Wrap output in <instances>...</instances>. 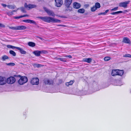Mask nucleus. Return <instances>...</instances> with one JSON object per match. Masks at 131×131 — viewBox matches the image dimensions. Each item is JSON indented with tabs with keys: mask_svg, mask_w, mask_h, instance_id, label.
Returning <instances> with one entry per match:
<instances>
[{
	"mask_svg": "<svg viewBox=\"0 0 131 131\" xmlns=\"http://www.w3.org/2000/svg\"><path fill=\"white\" fill-rule=\"evenodd\" d=\"M37 18L41 19L43 21L48 23H60L61 20L50 17L38 16Z\"/></svg>",
	"mask_w": 131,
	"mask_h": 131,
	"instance_id": "nucleus-1",
	"label": "nucleus"
},
{
	"mask_svg": "<svg viewBox=\"0 0 131 131\" xmlns=\"http://www.w3.org/2000/svg\"><path fill=\"white\" fill-rule=\"evenodd\" d=\"M14 77L20 78V79L18 81V83L20 85L26 83L28 81L27 77L25 76L21 77L20 75H14Z\"/></svg>",
	"mask_w": 131,
	"mask_h": 131,
	"instance_id": "nucleus-2",
	"label": "nucleus"
},
{
	"mask_svg": "<svg viewBox=\"0 0 131 131\" xmlns=\"http://www.w3.org/2000/svg\"><path fill=\"white\" fill-rule=\"evenodd\" d=\"M43 8L45 11L46 12L48 15L52 16H55V14L52 11L48 9L45 7H43Z\"/></svg>",
	"mask_w": 131,
	"mask_h": 131,
	"instance_id": "nucleus-3",
	"label": "nucleus"
},
{
	"mask_svg": "<svg viewBox=\"0 0 131 131\" xmlns=\"http://www.w3.org/2000/svg\"><path fill=\"white\" fill-rule=\"evenodd\" d=\"M15 78L13 77H10L7 78L6 80V83L9 84H13L15 82Z\"/></svg>",
	"mask_w": 131,
	"mask_h": 131,
	"instance_id": "nucleus-4",
	"label": "nucleus"
},
{
	"mask_svg": "<svg viewBox=\"0 0 131 131\" xmlns=\"http://www.w3.org/2000/svg\"><path fill=\"white\" fill-rule=\"evenodd\" d=\"M130 1H125V2H122L119 4V6L121 7H123L124 8H126L128 6V4Z\"/></svg>",
	"mask_w": 131,
	"mask_h": 131,
	"instance_id": "nucleus-5",
	"label": "nucleus"
},
{
	"mask_svg": "<svg viewBox=\"0 0 131 131\" xmlns=\"http://www.w3.org/2000/svg\"><path fill=\"white\" fill-rule=\"evenodd\" d=\"M43 82L45 84L48 85H52L53 83V81L52 80L47 78L44 79Z\"/></svg>",
	"mask_w": 131,
	"mask_h": 131,
	"instance_id": "nucleus-6",
	"label": "nucleus"
},
{
	"mask_svg": "<svg viewBox=\"0 0 131 131\" xmlns=\"http://www.w3.org/2000/svg\"><path fill=\"white\" fill-rule=\"evenodd\" d=\"M37 6L35 5L29 4L28 5L26 3L24 4V7L28 10H29L31 9L36 7Z\"/></svg>",
	"mask_w": 131,
	"mask_h": 131,
	"instance_id": "nucleus-7",
	"label": "nucleus"
},
{
	"mask_svg": "<svg viewBox=\"0 0 131 131\" xmlns=\"http://www.w3.org/2000/svg\"><path fill=\"white\" fill-rule=\"evenodd\" d=\"M39 79L37 78H33L31 79V83L32 85H38L39 84Z\"/></svg>",
	"mask_w": 131,
	"mask_h": 131,
	"instance_id": "nucleus-8",
	"label": "nucleus"
},
{
	"mask_svg": "<svg viewBox=\"0 0 131 131\" xmlns=\"http://www.w3.org/2000/svg\"><path fill=\"white\" fill-rule=\"evenodd\" d=\"M6 83V79L5 77L0 76V85H3Z\"/></svg>",
	"mask_w": 131,
	"mask_h": 131,
	"instance_id": "nucleus-9",
	"label": "nucleus"
},
{
	"mask_svg": "<svg viewBox=\"0 0 131 131\" xmlns=\"http://www.w3.org/2000/svg\"><path fill=\"white\" fill-rule=\"evenodd\" d=\"M56 3V6L57 7H60L63 3V1L62 0H55Z\"/></svg>",
	"mask_w": 131,
	"mask_h": 131,
	"instance_id": "nucleus-10",
	"label": "nucleus"
},
{
	"mask_svg": "<svg viewBox=\"0 0 131 131\" xmlns=\"http://www.w3.org/2000/svg\"><path fill=\"white\" fill-rule=\"evenodd\" d=\"M22 21L26 23H32L36 25H37V24L35 21L31 19H27L24 20H23Z\"/></svg>",
	"mask_w": 131,
	"mask_h": 131,
	"instance_id": "nucleus-11",
	"label": "nucleus"
},
{
	"mask_svg": "<svg viewBox=\"0 0 131 131\" xmlns=\"http://www.w3.org/2000/svg\"><path fill=\"white\" fill-rule=\"evenodd\" d=\"M73 7L74 8L78 9L80 8L81 6L80 4L79 3L75 2L73 4Z\"/></svg>",
	"mask_w": 131,
	"mask_h": 131,
	"instance_id": "nucleus-12",
	"label": "nucleus"
},
{
	"mask_svg": "<svg viewBox=\"0 0 131 131\" xmlns=\"http://www.w3.org/2000/svg\"><path fill=\"white\" fill-rule=\"evenodd\" d=\"M122 42L128 44H130V40L128 38L126 37H125L123 38Z\"/></svg>",
	"mask_w": 131,
	"mask_h": 131,
	"instance_id": "nucleus-13",
	"label": "nucleus"
},
{
	"mask_svg": "<svg viewBox=\"0 0 131 131\" xmlns=\"http://www.w3.org/2000/svg\"><path fill=\"white\" fill-rule=\"evenodd\" d=\"M72 1V0H65L64 4L66 6H69L71 4Z\"/></svg>",
	"mask_w": 131,
	"mask_h": 131,
	"instance_id": "nucleus-14",
	"label": "nucleus"
},
{
	"mask_svg": "<svg viewBox=\"0 0 131 131\" xmlns=\"http://www.w3.org/2000/svg\"><path fill=\"white\" fill-rule=\"evenodd\" d=\"M17 30H23L27 28L26 26H17Z\"/></svg>",
	"mask_w": 131,
	"mask_h": 131,
	"instance_id": "nucleus-15",
	"label": "nucleus"
},
{
	"mask_svg": "<svg viewBox=\"0 0 131 131\" xmlns=\"http://www.w3.org/2000/svg\"><path fill=\"white\" fill-rule=\"evenodd\" d=\"M33 53L36 56L39 57L40 56V51L39 50H35L33 52Z\"/></svg>",
	"mask_w": 131,
	"mask_h": 131,
	"instance_id": "nucleus-16",
	"label": "nucleus"
},
{
	"mask_svg": "<svg viewBox=\"0 0 131 131\" xmlns=\"http://www.w3.org/2000/svg\"><path fill=\"white\" fill-rule=\"evenodd\" d=\"M92 60V59L91 58H85L83 59V61L86 62L88 63H90Z\"/></svg>",
	"mask_w": 131,
	"mask_h": 131,
	"instance_id": "nucleus-17",
	"label": "nucleus"
},
{
	"mask_svg": "<svg viewBox=\"0 0 131 131\" xmlns=\"http://www.w3.org/2000/svg\"><path fill=\"white\" fill-rule=\"evenodd\" d=\"M17 49L19 50L21 54H25L26 53V52L20 48L18 47Z\"/></svg>",
	"mask_w": 131,
	"mask_h": 131,
	"instance_id": "nucleus-18",
	"label": "nucleus"
},
{
	"mask_svg": "<svg viewBox=\"0 0 131 131\" xmlns=\"http://www.w3.org/2000/svg\"><path fill=\"white\" fill-rule=\"evenodd\" d=\"M111 74L113 76L117 75V70H113L112 71Z\"/></svg>",
	"mask_w": 131,
	"mask_h": 131,
	"instance_id": "nucleus-19",
	"label": "nucleus"
},
{
	"mask_svg": "<svg viewBox=\"0 0 131 131\" xmlns=\"http://www.w3.org/2000/svg\"><path fill=\"white\" fill-rule=\"evenodd\" d=\"M124 71L123 70H117V75L122 76L123 74Z\"/></svg>",
	"mask_w": 131,
	"mask_h": 131,
	"instance_id": "nucleus-20",
	"label": "nucleus"
},
{
	"mask_svg": "<svg viewBox=\"0 0 131 131\" xmlns=\"http://www.w3.org/2000/svg\"><path fill=\"white\" fill-rule=\"evenodd\" d=\"M28 45L29 46L31 47H34L35 46V43L34 42H28Z\"/></svg>",
	"mask_w": 131,
	"mask_h": 131,
	"instance_id": "nucleus-21",
	"label": "nucleus"
},
{
	"mask_svg": "<svg viewBox=\"0 0 131 131\" xmlns=\"http://www.w3.org/2000/svg\"><path fill=\"white\" fill-rule=\"evenodd\" d=\"M74 80L71 81L69 82L66 83V86H69V85H72V84L74 83Z\"/></svg>",
	"mask_w": 131,
	"mask_h": 131,
	"instance_id": "nucleus-22",
	"label": "nucleus"
},
{
	"mask_svg": "<svg viewBox=\"0 0 131 131\" xmlns=\"http://www.w3.org/2000/svg\"><path fill=\"white\" fill-rule=\"evenodd\" d=\"M7 48H12L13 49H17L18 47H15L10 45H7Z\"/></svg>",
	"mask_w": 131,
	"mask_h": 131,
	"instance_id": "nucleus-23",
	"label": "nucleus"
},
{
	"mask_svg": "<svg viewBox=\"0 0 131 131\" xmlns=\"http://www.w3.org/2000/svg\"><path fill=\"white\" fill-rule=\"evenodd\" d=\"M7 7L9 9H14L16 7V6H15L10 5H7Z\"/></svg>",
	"mask_w": 131,
	"mask_h": 131,
	"instance_id": "nucleus-24",
	"label": "nucleus"
},
{
	"mask_svg": "<svg viewBox=\"0 0 131 131\" xmlns=\"http://www.w3.org/2000/svg\"><path fill=\"white\" fill-rule=\"evenodd\" d=\"M66 7H67V9L65 10V11H69L70 12L72 10V8L70 6H66Z\"/></svg>",
	"mask_w": 131,
	"mask_h": 131,
	"instance_id": "nucleus-25",
	"label": "nucleus"
},
{
	"mask_svg": "<svg viewBox=\"0 0 131 131\" xmlns=\"http://www.w3.org/2000/svg\"><path fill=\"white\" fill-rule=\"evenodd\" d=\"M123 13V12L121 11H119L115 12H113L111 13V14L112 15H115L116 14L122 13Z\"/></svg>",
	"mask_w": 131,
	"mask_h": 131,
	"instance_id": "nucleus-26",
	"label": "nucleus"
},
{
	"mask_svg": "<svg viewBox=\"0 0 131 131\" xmlns=\"http://www.w3.org/2000/svg\"><path fill=\"white\" fill-rule=\"evenodd\" d=\"M78 12L81 14H83L85 12V10L83 8H81L78 10Z\"/></svg>",
	"mask_w": 131,
	"mask_h": 131,
	"instance_id": "nucleus-27",
	"label": "nucleus"
},
{
	"mask_svg": "<svg viewBox=\"0 0 131 131\" xmlns=\"http://www.w3.org/2000/svg\"><path fill=\"white\" fill-rule=\"evenodd\" d=\"M20 9L21 11L24 13H26V11L25 10V8L23 7H21L20 8H18L17 9V10Z\"/></svg>",
	"mask_w": 131,
	"mask_h": 131,
	"instance_id": "nucleus-28",
	"label": "nucleus"
},
{
	"mask_svg": "<svg viewBox=\"0 0 131 131\" xmlns=\"http://www.w3.org/2000/svg\"><path fill=\"white\" fill-rule=\"evenodd\" d=\"M57 60H60L61 61L64 62H66L67 61L65 58H57Z\"/></svg>",
	"mask_w": 131,
	"mask_h": 131,
	"instance_id": "nucleus-29",
	"label": "nucleus"
},
{
	"mask_svg": "<svg viewBox=\"0 0 131 131\" xmlns=\"http://www.w3.org/2000/svg\"><path fill=\"white\" fill-rule=\"evenodd\" d=\"M9 58L6 55H4L3 56L2 59L3 61H5V60L8 59Z\"/></svg>",
	"mask_w": 131,
	"mask_h": 131,
	"instance_id": "nucleus-30",
	"label": "nucleus"
},
{
	"mask_svg": "<svg viewBox=\"0 0 131 131\" xmlns=\"http://www.w3.org/2000/svg\"><path fill=\"white\" fill-rule=\"evenodd\" d=\"M9 53L10 54L14 56H16V53L13 50H10L9 51Z\"/></svg>",
	"mask_w": 131,
	"mask_h": 131,
	"instance_id": "nucleus-31",
	"label": "nucleus"
},
{
	"mask_svg": "<svg viewBox=\"0 0 131 131\" xmlns=\"http://www.w3.org/2000/svg\"><path fill=\"white\" fill-rule=\"evenodd\" d=\"M94 6H95L96 9L97 8H99L101 7L100 4V3L98 2L95 3V5Z\"/></svg>",
	"mask_w": 131,
	"mask_h": 131,
	"instance_id": "nucleus-32",
	"label": "nucleus"
},
{
	"mask_svg": "<svg viewBox=\"0 0 131 131\" xmlns=\"http://www.w3.org/2000/svg\"><path fill=\"white\" fill-rule=\"evenodd\" d=\"M6 64L7 65L10 66H13L15 65V63H6Z\"/></svg>",
	"mask_w": 131,
	"mask_h": 131,
	"instance_id": "nucleus-33",
	"label": "nucleus"
},
{
	"mask_svg": "<svg viewBox=\"0 0 131 131\" xmlns=\"http://www.w3.org/2000/svg\"><path fill=\"white\" fill-rule=\"evenodd\" d=\"M40 51V54H47L48 52L46 50H42Z\"/></svg>",
	"mask_w": 131,
	"mask_h": 131,
	"instance_id": "nucleus-34",
	"label": "nucleus"
},
{
	"mask_svg": "<svg viewBox=\"0 0 131 131\" xmlns=\"http://www.w3.org/2000/svg\"><path fill=\"white\" fill-rule=\"evenodd\" d=\"M111 58L109 57H106L104 58V60L105 61H107L110 60Z\"/></svg>",
	"mask_w": 131,
	"mask_h": 131,
	"instance_id": "nucleus-35",
	"label": "nucleus"
},
{
	"mask_svg": "<svg viewBox=\"0 0 131 131\" xmlns=\"http://www.w3.org/2000/svg\"><path fill=\"white\" fill-rule=\"evenodd\" d=\"M123 57H130L131 58V55L129 54H126L123 56Z\"/></svg>",
	"mask_w": 131,
	"mask_h": 131,
	"instance_id": "nucleus-36",
	"label": "nucleus"
},
{
	"mask_svg": "<svg viewBox=\"0 0 131 131\" xmlns=\"http://www.w3.org/2000/svg\"><path fill=\"white\" fill-rule=\"evenodd\" d=\"M96 9V7L94 6L91 8V10L92 12L95 11Z\"/></svg>",
	"mask_w": 131,
	"mask_h": 131,
	"instance_id": "nucleus-37",
	"label": "nucleus"
},
{
	"mask_svg": "<svg viewBox=\"0 0 131 131\" xmlns=\"http://www.w3.org/2000/svg\"><path fill=\"white\" fill-rule=\"evenodd\" d=\"M118 8V7H115V8H113L111 9V11H115L117 10Z\"/></svg>",
	"mask_w": 131,
	"mask_h": 131,
	"instance_id": "nucleus-38",
	"label": "nucleus"
},
{
	"mask_svg": "<svg viewBox=\"0 0 131 131\" xmlns=\"http://www.w3.org/2000/svg\"><path fill=\"white\" fill-rule=\"evenodd\" d=\"M7 14L9 16L13 15V12H8L7 13Z\"/></svg>",
	"mask_w": 131,
	"mask_h": 131,
	"instance_id": "nucleus-39",
	"label": "nucleus"
},
{
	"mask_svg": "<svg viewBox=\"0 0 131 131\" xmlns=\"http://www.w3.org/2000/svg\"><path fill=\"white\" fill-rule=\"evenodd\" d=\"M9 28L10 29H11L13 30H17V26H16V27H9Z\"/></svg>",
	"mask_w": 131,
	"mask_h": 131,
	"instance_id": "nucleus-40",
	"label": "nucleus"
},
{
	"mask_svg": "<svg viewBox=\"0 0 131 131\" xmlns=\"http://www.w3.org/2000/svg\"><path fill=\"white\" fill-rule=\"evenodd\" d=\"M21 18V16H15L14 17V18L15 19H19Z\"/></svg>",
	"mask_w": 131,
	"mask_h": 131,
	"instance_id": "nucleus-41",
	"label": "nucleus"
},
{
	"mask_svg": "<svg viewBox=\"0 0 131 131\" xmlns=\"http://www.w3.org/2000/svg\"><path fill=\"white\" fill-rule=\"evenodd\" d=\"M1 5L4 7H5L6 6L7 7V5L6 4L3 3H2Z\"/></svg>",
	"mask_w": 131,
	"mask_h": 131,
	"instance_id": "nucleus-42",
	"label": "nucleus"
},
{
	"mask_svg": "<svg viewBox=\"0 0 131 131\" xmlns=\"http://www.w3.org/2000/svg\"><path fill=\"white\" fill-rule=\"evenodd\" d=\"M62 79H59V84H60L62 83Z\"/></svg>",
	"mask_w": 131,
	"mask_h": 131,
	"instance_id": "nucleus-43",
	"label": "nucleus"
},
{
	"mask_svg": "<svg viewBox=\"0 0 131 131\" xmlns=\"http://www.w3.org/2000/svg\"><path fill=\"white\" fill-rule=\"evenodd\" d=\"M0 27H5V26L3 24H2L0 23Z\"/></svg>",
	"mask_w": 131,
	"mask_h": 131,
	"instance_id": "nucleus-44",
	"label": "nucleus"
},
{
	"mask_svg": "<svg viewBox=\"0 0 131 131\" xmlns=\"http://www.w3.org/2000/svg\"><path fill=\"white\" fill-rule=\"evenodd\" d=\"M59 17H61V18H67V17L65 16H59Z\"/></svg>",
	"mask_w": 131,
	"mask_h": 131,
	"instance_id": "nucleus-45",
	"label": "nucleus"
},
{
	"mask_svg": "<svg viewBox=\"0 0 131 131\" xmlns=\"http://www.w3.org/2000/svg\"><path fill=\"white\" fill-rule=\"evenodd\" d=\"M65 57H68L70 58H72V57L71 55H69V56H65Z\"/></svg>",
	"mask_w": 131,
	"mask_h": 131,
	"instance_id": "nucleus-46",
	"label": "nucleus"
},
{
	"mask_svg": "<svg viewBox=\"0 0 131 131\" xmlns=\"http://www.w3.org/2000/svg\"><path fill=\"white\" fill-rule=\"evenodd\" d=\"M57 26H63V27L65 26V25H57Z\"/></svg>",
	"mask_w": 131,
	"mask_h": 131,
	"instance_id": "nucleus-47",
	"label": "nucleus"
},
{
	"mask_svg": "<svg viewBox=\"0 0 131 131\" xmlns=\"http://www.w3.org/2000/svg\"><path fill=\"white\" fill-rule=\"evenodd\" d=\"M84 6L86 8H87L89 6V5L88 4L85 5Z\"/></svg>",
	"mask_w": 131,
	"mask_h": 131,
	"instance_id": "nucleus-48",
	"label": "nucleus"
},
{
	"mask_svg": "<svg viewBox=\"0 0 131 131\" xmlns=\"http://www.w3.org/2000/svg\"><path fill=\"white\" fill-rule=\"evenodd\" d=\"M37 37L41 40H43V39L42 38L39 37Z\"/></svg>",
	"mask_w": 131,
	"mask_h": 131,
	"instance_id": "nucleus-49",
	"label": "nucleus"
},
{
	"mask_svg": "<svg viewBox=\"0 0 131 131\" xmlns=\"http://www.w3.org/2000/svg\"><path fill=\"white\" fill-rule=\"evenodd\" d=\"M20 16H21V18L23 17H25V15H21Z\"/></svg>",
	"mask_w": 131,
	"mask_h": 131,
	"instance_id": "nucleus-50",
	"label": "nucleus"
},
{
	"mask_svg": "<svg viewBox=\"0 0 131 131\" xmlns=\"http://www.w3.org/2000/svg\"><path fill=\"white\" fill-rule=\"evenodd\" d=\"M102 13V15H105L106 14V13H105V12H103V13Z\"/></svg>",
	"mask_w": 131,
	"mask_h": 131,
	"instance_id": "nucleus-51",
	"label": "nucleus"
},
{
	"mask_svg": "<svg viewBox=\"0 0 131 131\" xmlns=\"http://www.w3.org/2000/svg\"><path fill=\"white\" fill-rule=\"evenodd\" d=\"M41 65H40V64H38L37 66V67H41Z\"/></svg>",
	"mask_w": 131,
	"mask_h": 131,
	"instance_id": "nucleus-52",
	"label": "nucleus"
},
{
	"mask_svg": "<svg viewBox=\"0 0 131 131\" xmlns=\"http://www.w3.org/2000/svg\"><path fill=\"white\" fill-rule=\"evenodd\" d=\"M17 10H13L12 11V12H13H13H17Z\"/></svg>",
	"mask_w": 131,
	"mask_h": 131,
	"instance_id": "nucleus-53",
	"label": "nucleus"
},
{
	"mask_svg": "<svg viewBox=\"0 0 131 131\" xmlns=\"http://www.w3.org/2000/svg\"><path fill=\"white\" fill-rule=\"evenodd\" d=\"M108 11H109V10L107 9V10H106L105 12L106 13H107L108 12Z\"/></svg>",
	"mask_w": 131,
	"mask_h": 131,
	"instance_id": "nucleus-54",
	"label": "nucleus"
},
{
	"mask_svg": "<svg viewBox=\"0 0 131 131\" xmlns=\"http://www.w3.org/2000/svg\"><path fill=\"white\" fill-rule=\"evenodd\" d=\"M102 13H99V14H98V15H102Z\"/></svg>",
	"mask_w": 131,
	"mask_h": 131,
	"instance_id": "nucleus-55",
	"label": "nucleus"
},
{
	"mask_svg": "<svg viewBox=\"0 0 131 131\" xmlns=\"http://www.w3.org/2000/svg\"><path fill=\"white\" fill-rule=\"evenodd\" d=\"M25 17H28L29 16V15L27 14H25Z\"/></svg>",
	"mask_w": 131,
	"mask_h": 131,
	"instance_id": "nucleus-56",
	"label": "nucleus"
}]
</instances>
